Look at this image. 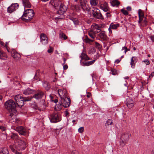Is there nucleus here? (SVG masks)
Instances as JSON below:
<instances>
[{"label":"nucleus","mask_w":154,"mask_h":154,"mask_svg":"<svg viewBox=\"0 0 154 154\" xmlns=\"http://www.w3.org/2000/svg\"><path fill=\"white\" fill-rule=\"evenodd\" d=\"M4 106L9 112L11 113L10 115L11 116H12L14 115L13 113H16L17 105L13 100L10 99L7 101L5 103Z\"/></svg>","instance_id":"1"},{"label":"nucleus","mask_w":154,"mask_h":154,"mask_svg":"<svg viewBox=\"0 0 154 154\" xmlns=\"http://www.w3.org/2000/svg\"><path fill=\"white\" fill-rule=\"evenodd\" d=\"M131 134L128 133L122 134L120 141V145L122 146H124L128 140Z\"/></svg>","instance_id":"2"},{"label":"nucleus","mask_w":154,"mask_h":154,"mask_svg":"<svg viewBox=\"0 0 154 154\" xmlns=\"http://www.w3.org/2000/svg\"><path fill=\"white\" fill-rule=\"evenodd\" d=\"M49 118L51 122L56 123L60 122L61 120L60 115L57 113H54L50 115Z\"/></svg>","instance_id":"3"},{"label":"nucleus","mask_w":154,"mask_h":154,"mask_svg":"<svg viewBox=\"0 0 154 154\" xmlns=\"http://www.w3.org/2000/svg\"><path fill=\"white\" fill-rule=\"evenodd\" d=\"M15 145L17 148L19 149L24 150L26 146V143L24 141L18 139L16 140Z\"/></svg>","instance_id":"4"},{"label":"nucleus","mask_w":154,"mask_h":154,"mask_svg":"<svg viewBox=\"0 0 154 154\" xmlns=\"http://www.w3.org/2000/svg\"><path fill=\"white\" fill-rule=\"evenodd\" d=\"M58 93L61 100L68 97V93L66 90L65 89H60L58 90Z\"/></svg>","instance_id":"5"},{"label":"nucleus","mask_w":154,"mask_h":154,"mask_svg":"<svg viewBox=\"0 0 154 154\" xmlns=\"http://www.w3.org/2000/svg\"><path fill=\"white\" fill-rule=\"evenodd\" d=\"M60 102L62 103L63 107L65 108H67L69 107L70 105L71 100L70 98L68 97L66 98L61 100Z\"/></svg>","instance_id":"6"},{"label":"nucleus","mask_w":154,"mask_h":154,"mask_svg":"<svg viewBox=\"0 0 154 154\" xmlns=\"http://www.w3.org/2000/svg\"><path fill=\"white\" fill-rule=\"evenodd\" d=\"M59 9L57 12V14L60 15L63 14L67 11V7L63 3L59 8Z\"/></svg>","instance_id":"7"},{"label":"nucleus","mask_w":154,"mask_h":154,"mask_svg":"<svg viewBox=\"0 0 154 154\" xmlns=\"http://www.w3.org/2000/svg\"><path fill=\"white\" fill-rule=\"evenodd\" d=\"M19 7L18 4L17 3L12 4L7 9L8 12L11 13L17 9Z\"/></svg>","instance_id":"8"},{"label":"nucleus","mask_w":154,"mask_h":154,"mask_svg":"<svg viewBox=\"0 0 154 154\" xmlns=\"http://www.w3.org/2000/svg\"><path fill=\"white\" fill-rule=\"evenodd\" d=\"M40 42L44 45H46L48 43V38L44 33H41L40 35Z\"/></svg>","instance_id":"9"},{"label":"nucleus","mask_w":154,"mask_h":154,"mask_svg":"<svg viewBox=\"0 0 154 154\" xmlns=\"http://www.w3.org/2000/svg\"><path fill=\"white\" fill-rule=\"evenodd\" d=\"M50 3L55 8L57 9L59 8L62 3L59 0H51Z\"/></svg>","instance_id":"10"},{"label":"nucleus","mask_w":154,"mask_h":154,"mask_svg":"<svg viewBox=\"0 0 154 154\" xmlns=\"http://www.w3.org/2000/svg\"><path fill=\"white\" fill-rule=\"evenodd\" d=\"M32 98L29 97H24L22 98V99H21L20 100H19V101H18L16 103L17 105V106H18L19 107H22L24 105V102L27 101L31 100Z\"/></svg>","instance_id":"11"},{"label":"nucleus","mask_w":154,"mask_h":154,"mask_svg":"<svg viewBox=\"0 0 154 154\" xmlns=\"http://www.w3.org/2000/svg\"><path fill=\"white\" fill-rule=\"evenodd\" d=\"M91 27V31L95 33H97L100 32L101 30V26L95 23L92 25Z\"/></svg>","instance_id":"12"},{"label":"nucleus","mask_w":154,"mask_h":154,"mask_svg":"<svg viewBox=\"0 0 154 154\" xmlns=\"http://www.w3.org/2000/svg\"><path fill=\"white\" fill-rule=\"evenodd\" d=\"M15 130L20 134L25 135L27 134L26 130L22 126H18L16 128Z\"/></svg>","instance_id":"13"},{"label":"nucleus","mask_w":154,"mask_h":154,"mask_svg":"<svg viewBox=\"0 0 154 154\" xmlns=\"http://www.w3.org/2000/svg\"><path fill=\"white\" fill-rule=\"evenodd\" d=\"M26 15L29 17L30 19H32L34 15V11L32 9H28L25 10L24 13Z\"/></svg>","instance_id":"14"},{"label":"nucleus","mask_w":154,"mask_h":154,"mask_svg":"<svg viewBox=\"0 0 154 154\" xmlns=\"http://www.w3.org/2000/svg\"><path fill=\"white\" fill-rule=\"evenodd\" d=\"M92 14L93 17L95 18L101 19H103L102 14L100 13L99 11H95L93 10Z\"/></svg>","instance_id":"15"},{"label":"nucleus","mask_w":154,"mask_h":154,"mask_svg":"<svg viewBox=\"0 0 154 154\" xmlns=\"http://www.w3.org/2000/svg\"><path fill=\"white\" fill-rule=\"evenodd\" d=\"M12 56L15 60H18L20 58L21 56L14 49H12L11 51Z\"/></svg>","instance_id":"16"},{"label":"nucleus","mask_w":154,"mask_h":154,"mask_svg":"<svg viewBox=\"0 0 154 154\" xmlns=\"http://www.w3.org/2000/svg\"><path fill=\"white\" fill-rule=\"evenodd\" d=\"M126 104L127 107L130 109L133 107L134 105V102L132 99L128 98L127 99Z\"/></svg>","instance_id":"17"},{"label":"nucleus","mask_w":154,"mask_h":154,"mask_svg":"<svg viewBox=\"0 0 154 154\" xmlns=\"http://www.w3.org/2000/svg\"><path fill=\"white\" fill-rule=\"evenodd\" d=\"M44 93L41 91L37 92L34 96L33 97L36 99L42 98L44 96Z\"/></svg>","instance_id":"18"},{"label":"nucleus","mask_w":154,"mask_h":154,"mask_svg":"<svg viewBox=\"0 0 154 154\" xmlns=\"http://www.w3.org/2000/svg\"><path fill=\"white\" fill-rule=\"evenodd\" d=\"M95 61V60H94L92 61H85L82 62V60H81V64L83 66H88L91 65L93 64Z\"/></svg>","instance_id":"19"},{"label":"nucleus","mask_w":154,"mask_h":154,"mask_svg":"<svg viewBox=\"0 0 154 154\" xmlns=\"http://www.w3.org/2000/svg\"><path fill=\"white\" fill-rule=\"evenodd\" d=\"M99 36L103 40L107 41L108 39L106 32L104 31H102L99 34Z\"/></svg>","instance_id":"20"},{"label":"nucleus","mask_w":154,"mask_h":154,"mask_svg":"<svg viewBox=\"0 0 154 154\" xmlns=\"http://www.w3.org/2000/svg\"><path fill=\"white\" fill-rule=\"evenodd\" d=\"M100 7V8L105 12H107L109 10L108 4L106 2H105L103 4L101 5Z\"/></svg>","instance_id":"21"},{"label":"nucleus","mask_w":154,"mask_h":154,"mask_svg":"<svg viewBox=\"0 0 154 154\" xmlns=\"http://www.w3.org/2000/svg\"><path fill=\"white\" fill-rule=\"evenodd\" d=\"M138 15L139 18L138 22L139 23H140L142 22V20H143L144 18L143 13L142 11L140 9H139V10Z\"/></svg>","instance_id":"22"},{"label":"nucleus","mask_w":154,"mask_h":154,"mask_svg":"<svg viewBox=\"0 0 154 154\" xmlns=\"http://www.w3.org/2000/svg\"><path fill=\"white\" fill-rule=\"evenodd\" d=\"M34 90L29 88H28L25 90L23 92V93L25 95H27L33 93Z\"/></svg>","instance_id":"23"},{"label":"nucleus","mask_w":154,"mask_h":154,"mask_svg":"<svg viewBox=\"0 0 154 154\" xmlns=\"http://www.w3.org/2000/svg\"><path fill=\"white\" fill-rule=\"evenodd\" d=\"M24 6L27 8H30L31 5L30 3L28 0H22Z\"/></svg>","instance_id":"24"},{"label":"nucleus","mask_w":154,"mask_h":154,"mask_svg":"<svg viewBox=\"0 0 154 154\" xmlns=\"http://www.w3.org/2000/svg\"><path fill=\"white\" fill-rule=\"evenodd\" d=\"M21 19L23 21L26 22L29 21L31 20L24 13H23V15L21 17Z\"/></svg>","instance_id":"25"},{"label":"nucleus","mask_w":154,"mask_h":154,"mask_svg":"<svg viewBox=\"0 0 154 154\" xmlns=\"http://www.w3.org/2000/svg\"><path fill=\"white\" fill-rule=\"evenodd\" d=\"M0 154H9V152L6 148H3L0 149Z\"/></svg>","instance_id":"26"},{"label":"nucleus","mask_w":154,"mask_h":154,"mask_svg":"<svg viewBox=\"0 0 154 154\" xmlns=\"http://www.w3.org/2000/svg\"><path fill=\"white\" fill-rule=\"evenodd\" d=\"M82 60H90V58L85 53H82L80 56Z\"/></svg>","instance_id":"27"},{"label":"nucleus","mask_w":154,"mask_h":154,"mask_svg":"<svg viewBox=\"0 0 154 154\" xmlns=\"http://www.w3.org/2000/svg\"><path fill=\"white\" fill-rule=\"evenodd\" d=\"M110 3L113 6H117L120 4V2L118 0H112L110 1Z\"/></svg>","instance_id":"28"},{"label":"nucleus","mask_w":154,"mask_h":154,"mask_svg":"<svg viewBox=\"0 0 154 154\" xmlns=\"http://www.w3.org/2000/svg\"><path fill=\"white\" fill-rule=\"evenodd\" d=\"M96 33H95L91 31V29L89 30L88 32V35L91 38L94 39L96 36L95 34Z\"/></svg>","instance_id":"29"},{"label":"nucleus","mask_w":154,"mask_h":154,"mask_svg":"<svg viewBox=\"0 0 154 154\" xmlns=\"http://www.w3.org/2000/svg\"><path fill=\"white\" fill-rule=\"evenodd\" d=\"M81 5L82 8L84 11H85L88 10V8L87 7V6L85 2H82V1H81Z\"/></svg>","instance_id":"30"},{"label":"nucleus","mask_w":154,"mask_h":154,"mask_svg":"<svg viewBox=\"0 0 154 154\" xmlns=\"http://www.w3.org/2000/svg\"><path fill=\"white\" fill-rule=\"evenodd\" d=\"M7 57L6 54L4 52L1 51L0 54V59H5Z\"/></svg>","instance_id":"31"},{"label":"nucleus","mask_w":154,"mask_h":154,"mask_svg":"<svg viewBox=\"0 0 154 154\" xmlns=\"http://www.w3.org/2000/svg\"><path fill=\"white\" fill-rule=\"evenodd\" d=\"M24 97H22L21 95L18 94L15 96L14 97V99L16 101V103H17L18 101H19V100H20L21 99H22V98Z\"/></svg>","instance_id":"32"},{"label":"nucleus","mask_w":154,"mask_h":154,"mask_svg":"<svg viewBox=\"0 0 154 154\" xmlns=\"http://www.w3.org/2000/svg\"><path fill=\"white\" fill-rule=\"evenodd\" d=\"M43 86L47 90H48L50 88L49 84L47 82H45L43 83Z\"/></svg>","instance_id":"33"},{"label":"nucleus","mask_w":154,"mask_h":154,"mask_svg":"<svg viewBox=\"0 0 154 154\" xmlns=\"http://www.w3.org/2000/svg\"><path fill=\"white\" fill-rule=\"evenodd\" d=\"M63 106L62 103L61 102L60 103H59L56 106L55 109L57 110H60L61 109Z\"/></svg>","instance_id":"34"},{"label":"nucleus","mask_w":154,"mask_h":154,"mask_svg":"<svg viewBox=\"0 0 154 154\" xmlns=\"http://www.w3.org/2000/svg\"><path fill=\"white\" fill-rule=\"evenodd\" d=\"M59 37L60 38L64 40L66 39L67 38L66 35L64 33L62 32H61L60 34Z\"/></svg>","instance_id":"35"},{"label":"nucleus","mask_w":154,"mask_h":154,"mask_svg":"<svg viewBox=\"0 0 154 154\" xmlns=\"http://www.w3.org/2000/svg\"><path fill=\"white\" fill-rule=\"evenodd\" d=\"M70 19L73 22L75 25H77L79 24V21L77 19L74 17H72L70 18Z\"/></svg>","instance_id":"36"},{"label":"nucleus","mask_w":154,"mask_h":154,"mask_svg":"<svg viewBox=\"0 0 154 154\" xmlns=\"http://www.w3.org/2000/svg\"><path fill=\"white\" fill-rule=\"evenodd\" d=\"M119 24H113L112 23L110 25L109 27L110 28H111V29H117V28L119 26Z\"/></svg>","instance_id":"37"},{"label":"nucleus","mask_w":154,"mask_h":154,"mask_svg":"<svg viewBox=\"0 0 154 154\" xmlns=\"http://www.w3.org/2000/svg\"><path fill=\"white\" fill-rule=\"evenodd\" d=\"M90 2L92 6H95L98 4L97 0H90Z\"/></svg>","instance_id":"38"},{"label":"nucleus","mask_w":154,"mask_h":154,"mask_svg":"<svg viewBox=\"0 0 154 154\" xmlns=\"http://www.w3.org/2000/svg\"><path fill=\"white\" fill-rule=\"evenodd\" d=\"M112 124V120L111 119H108L106 122L105 123V125L106 126L107 125H111Z\"/></svg>","instance_id":"39"},{"label":"nucleus","mask_w":154,"mask_h":154,"mask_svg":"<svg viewBox=\"0 0 154 154\" xmlns=\"http://www.w3.org/2000/svg\"><path fill=\"white\" fill-rule=\"evenodd\" d=\"M111 72L112 74L113 75H116L118 74L117 71L116 69H112L111 70Z\"/></svg>","instance_id":"40"},{"label":"nucleus","mask_w":154,"mask_h":154,"mask_svg":"<svg viewBox=\"0 0 154 154\" xmlns=\"http://www.w3.org/2000/svg\"><path fill=\"white\" fill-rule=\"evenodd\" d=\"M135 61H134L133 60V58H131V62L130 63V64L131 65V67L132 68H134L135 66Z\"/></svg>","instance_id":"41"},{"label":"nucleus","mask_w":154,"mask_h":154,"mask_svg":"<svg viewBox=\"0 0 154 154\" xmlns=\"http://www.w3.org/2000/svg\"><path fill=\"white\" fill-rule=\"evenodd\" d=\"M11 138L14 139H16L18 138V136L17 134L15 133H12V134L11 136Z\"/></svg>","instance_id":"42"},{"label":"nucleus","mask_w":154,"mask_h":154,"mask_svg":"<svg viewBox=\"0 0 154 154\" xmlns=\"http://www.w3.org/2000/svg\"><path fill=\"white\" fill-rule=\"evenodd\" d=\"M121 11L125 15H127L128 14V12L124 9H122L121 10Z\"/></svg>","instance_id":"43"},{"label":"nucleus","mask_w":154,"mask_h":154,"mask_svg":"<svg viewBox=\"0 0 154 154\" xmlns=\"http://www.w3.org/2000/svg\"><path fill=\"white\" fill-rule=\"evenodd\" d=\"M85 42H87V43H88V42H92L93 41V40H91V39H89L88 38V37L87 36H86L85 37Z\"/></svg>","instance_id":"44"},{"label":"nucleus","mask_w":154,"mask_h":154,"mask_svg":"<svg viewBox=\"0 0 154 154\" xmlns=\"http://www.w3.org/2000/svg\"><path fill=\"white\" fill-rule=\"evenodd\" d=\"M125 50L124 53H125V54H126V52L128 51H130V49H128L126 47H125V46L123 47L122 48V50Z\"/></svg>","instance_id":"45"},{"label":"nucleus","mask_w":154,"mask_h":154,"mask_svg":"<svg viewBox=\"0 0 154 154\" xmlns=\"http://www.w3.org/2000/svg\"><path fill=\"white\" fill-rule=\"evenodd\" d=\"M84 131L83 127H81L78 129V131L80 133H82Z\"/></svg>","instance_id":"46"},{"label":"nucleus","mask_w":154,"mask_h":154,"mask_svg":"<svg viewBox=\"0 0 154 154\" xmlns=\"http://www.w3.org/2000/svg\"><path fill=\"white\" fill-rule=\"evenodd\" d=\"M143 62H144L146 65H149L150 63L149 61L148 60H145L143 61Z\"/></svg>","instance_id":"47"},{"label":"nucleus","mask_w":154,"mask_h":154,"mask_svg":"<svg viewBox=\"0 0 154 154\" xmlns=\"http://www.w3.org/2000/svg\"><path fill=\"white\" fill-rule=\"evenodd\" d=\"M152 42H154V35H151L149 37Z\"/></svg>","instance_id":"48"},{"label":"nucleus","mask_w":154,"mask_h":154,"mask_svg":"<svg viewBox=\"0 0 154 154\" xmlns=\"http://www.w3.org/2000/svg\"><path fill=\"white\" fill-rule=\"evenodd\" d=\"M47 51L49 53H52L53 52V49L52 48L50 47V48Z\"/></svg>","instance_id":"49"},{"label":"nucleus","mask_w":154,"mask_h":154,"mask_svg":"<svg viewBox=\"0 0 154 154\" xmlns=\"http://www.w3.org/2000/svg\"><path fill=\"white\" fill-rule=\"evenodd\" d=\"M91 77H96V76H97V75L96 73L93 72L91 74Z\"/></svg>","instance_id":"50"},{"label":"nucleus","mask_w":154,"mask_h":154,"mask_svg":"<svg viewBox=\"0 0 154 154\" xmlns=\"http://www.w3.org/2000/svg\"><path fill=\"white\" fill-rule=\"evenodd\" d=\"M71 154H79V153L77 151L75 150L72 151Z\"/></svg>","instance_id":"51"},{"label":"nucleus","mask_w":154,"mask_h":154,"mask_svg":"<svg viewBox=\"0 0 154 154\" xmlns=\"http://www.w3.org/2000/svg\"><path fill=\"white\" fill-rule=\"evenodd\" d=\"M68 66L67 65H64L63 66V68L64 69H66L68 68Z\"/></svg>","instance_id":"52"},{"label":"nucleus","mask_w":154,"mask_h":154,"mask_svg":"<svg viewBox=\"0 0 154 154\" xmlns=\"http://www.w3.org/2000/svg\"><path fill=\"white\" fill-rule=\"evenodd\" d=\"M127 10L128 11H131V7L130 6H128L127 8H126Z\"/></svg>","instance_id":"53"},{"label":"nucleus","mask_w":154,"mask_h":154,"mask_svg":"<svg viewBox=\"0 0 154 154\" xmlns=\"http://www.w3.org/2000/svg\"><path fill=\"white\" fill-rule=\"evenodd\" d=\"M154 76V72H152L151 73L149 77H153Z\"/></svg>","instance_id":"54"},{"label":"nucleus","mask_w":154,"mask_h":154,"mask_svg":"<svg viewBox=\"0 0 154 154\" xmlns=\"http://www.w3.org/2000/svg\"><path fill=\"white\" fill-rule=\"evenodd\" d=\"M69 114V112L68 111V110H66L65 111V116H68V115Z\"/></svg>","instance_id":"55"},{"label":"nucleus","mask_w":154,"mask_h":154,"mask_svg":"<svg viewBox=\"0 0 154 154\" xmlns=\"http://www.w3.org/2000/svg\"><path fill=\"white\" fill-rule=\"evenodd\" d=\"M91 95V93H89V92H88V94H87V95H86V96L88 98H89L90 97Z\"/></svg>","instance_id":"56"},{"label":"nucleus","mask_w":154,"mask_h":154,"mask_svg":"<svg viewBox=\"0 0 154 154\" xmlns=\"http://www.w3.org/2000/svg\"><path fill=\"white\" fill-rule=\"evenodd\" d=\"M132 58H133V60L135 62H136L137 58L136 57H133Z\"/></svg>","instance_id":"57"},{"label":"nucleus","mask_w":154,"mask_h":154,"mask_svg":"<svg viewBox=\"0 0 154 154\" xmlns=\"http://www.w3.org/2000/svg\"><path fill=\"white\" fill-rule=\"evenodd\" d=\"M95 45H96V46H98L99 47H100V44L98 42H95Z\"/></svg>","instance_id":"58"},{"label":"nucleus","mask_w":154,"mask_h":154,"mask_svg":"<svg viewBox=\"0 0 154 154\" xmlns=\"http://www.w3.org/2000/svg\"><path fill=\"white\" fill-rule=\"evenodd\" d=\"M1 129L2 130V131H4L5 130V127L2 126V128H1Z\"/></svg>","instance_id":"59"},{"label":"nucleus","mask_w":154,"mask_h":154,"mask_svg":"<svg viewBox=\"0 0 154 154\" xmlns=\"http://www.w3.org/2000/svg\"><path fill=\"white\" fill-rule=\"evenodd\" d=\"M120 62V60L119 59H117L115 61V63H119Z\"/></svg>","instance_id":"60"},{"label":"nucleus","mask_w":154,"mask_h":154,"mask_svg":"<svg viewBox=\"0 0 154 154\" xmlns=\"http://www.w3.org/2000/svg\"><path fill=\"white\" fill-rule=\"evenodd\" d=\"M63 60L64 62H63V64L64 65V64H65V63H66V59L65 58H63Z\"/></svg>","instance_id":"61"},{"label":"nucleus","mask_w":154,"mask_h":154,"mask_svg":"<svg viewBox=\"0 0 154 154\" xmlns=\"http://www.w3.org/2000/svg\"><path fill=\"white\" fill-rule=\"evenodd\" d=\"M57 80V79L56 78H54V79L53 80V82H55Z\"/></svg>","instance_id":"62"},{"label":"nucleus","mask_w":154,"mask_h":154,"mask_svg":"<svg viewBox=\"0 0 154 154\" xmlns=\"http://www.w3.org/2000/svg\"><path fill=\"white\" fill-rule=\"evenodd\" d=\"M58 100L57 99H55L54 100V102L55 103H57L58 102Z\"/></svg>","instance_id":"63"},{"label":"nucleus","mask_w":154,"mask_h":154,"mask_svg":"<svg viewBox=\"0 0 154 154\" xmlns=\"http://www.w3.org/2000/svg\"><path fill=\"white\" fill-rule=\"evenodd\" d=\"M151 154H154V149L152 150V152Z\"/></svg>","instance_id":"64"}]
</instances>
